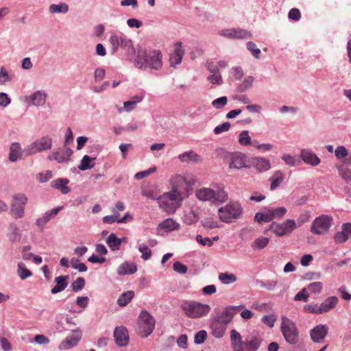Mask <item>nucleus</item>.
I'll list each match as a JSON object with an SVG mask.
<instances>
[{
  "label": "nucleus",
  "mask_w": 351,
  "mask_h": 351,
  "mask_svg": "<svg viewBox=\"0 0 351 351\" xmlns=\"http://www.w3.org/2000/svg\"><path fill=\"white\" fill-rule=\"evenodd\" d=\"M170 191L164 193L158 199L160 208L168 213H174L182 202L191 194V182L182 174H174L169 179Z\"/></svg>",
  "instance_id": "obj_1"
},
{
  "label": "nucleus",
  "mask_w": 351,
  "mask_h": 351,
  "mask_svg": "<svg viewBox=\"0 0 351 351\" xmlns=\"http://www.w3.org/2000/svg\"><path fill=\"white\" fill-rule=\"evenodd\" d=\"M230 342L233 351H257L261 347L263 339L257 332H252L242 340L241 334L235 329L230 330Z\"/></svg>",
  "instance_id": "obj_2"
},
{
  "label": "nucleus",
  "mask_w": 351,
  "mask_h": 351,
  "mask_svg": "<svg viewBox=\"0 0 351 351\" xmlns=\"http://www.w3.org/2000/svg\"><path fill=\"white\" fill-rule=\"evenodd\" d=\"M134 66L142 70L149 69L160 71L162 67V54L159 50L146 51L138 49L134 60Z\"/></svg>",
  "instance_id": "obj_3"
},
{
  "label": "nucleus",
  "mask_w": 351,
  "mask_h": 351,
  "mask_svg": "<svg viewBox=\"0 0 351 351\" xmlns=\"http://www.w3.org/2000/svg\"><path fill=\"white\" fill-rule=\"evenodd\" d=\"M112 53H115L119 49L130 56L135 53V49L133 41L123 33L112 31L109 38Z\"/></svg>",
  "instance_id": "obj_4"
},
{
  "label": "nucleus",
  "mask_w": 351,
  "mask_h": 351,
  "mask_svg": "<svg viewBox=\"0 0 351 351\" xmlns=\"http://www.w3.org/2000/svg\"><path fill=\"white\" fill-rule=\"evenodd\" d=\"M180 308L186 317L192 319L206 317L211 310L210 305L193 300L183 301Z\"/></svg>",
  "instance_id": "obj_5"
},
{
  "label": "nucleus",
  "mask_w": 351,
  "mask_h": 351,
  "mask_svg": "<svg viewBox=\"0 0 351 351\" xmlns=\"http://www.w3.org/2000/svg\"><path fill=\"white\" fill-rule=\"evenodd\" d=\"M195 195L201 202L211 203H224L228 199V195L223 187H219L217 191L207 187H202L195 191Z\"/></svg>",
  "instance_id": "obj_6"
},
{
  "label": "nucleus",
  "mask_w": 351,
  "mask_h": 351,
  "mask_svg": "<svg viewBox=\"0 0 351 351\" xmlns=\"http://www.w3.org/2000/svg\"><path fill=\"white\" fill-rule=\"evenodd\" d=\"M243 212V207L239 202H230L218 209V215L221 221L230 223L240 218Z\"/></svg>",
  "instance_id": "obj_7"
},
{
  "label": "nucleus",
  "mask_w": 351,
  "mask_h": 351,
  "mask_svg": "<svg viewBox=\"0 0 351 351\" xmlns=\"http://www.w3.org/2000/svg\"><path fill=\"white\" fill-rule=\"evenodd\" d=\"M280 331L287 343L295 345L298 342L299 330L295 323L284 315L281 317Z\"/></svg>",
  "instance_id": "obj_8"
},
{
  "label": "nucleus",
  "mask_w": 351,
  "mask_h": 351,
  "mask_svg": "<svg viewBox=\"0 0 351 351\" xmlns=\"http://www.w3.org/2000/svg\"><path fill=\"white\" fill-rule=\"evenodd\" d=\"M287 210L284 206L277 208L265 207L261 212L256 213L254 216V220L258 223L270 222L275 219L283 217Z\"/></svg>",
  "instance_id": "obj_9"
},
{
  "label": "nucleus",
  "mask_w": 351,
  "mask_h": 351,
  "mask_svg": "<svg viewBox=\"0 0 351 351\" xmlns=\"http://www.w3.org/2000/svg\"><path fill=\"white\" fill-rule=\"evenodd\" d=\"M52 145V138L49 136H44L27 146L24 149V152L27 156H30L49 150L51 149Z\"/></svg>",
  "instance_id": "obj_10"
},
{
  "label": "nucleus",
  "mask_w": 351,
  "mask_h": 351,
  "mask_svg": "<svg viewBox=\"0 0 351 351\" xmlns=\"http://www.w3.org/2000/svg\"><path fill=\"white\" fill-rule=\"evenodd\" d=\"M155 320L146 311H143L138 318V332L142 337H148L154 330Z\"/></svg>",
  "instance_id": "obj_11"
},
{
  "label": "nucleus",
  "mask_w": 351,
  "mask_h": 351,
  "mask_svg": "<svg viewBox=\"0 0 351 351\" xmlns=\"http://www.w3.org/2000/svg\"><path fill=\"white\" fill-rule=\"evenodd\" d=\"M332 223V218L328 215L316 217L311 226V232L314 234H324L328 232Z\"/></svg>",
  "instance_id": "obj_12"
},
{
  "label": "nucleus",
  "mask_w": 351,
  "mask_h": 351,
  "mask_svg": "<svg viewBox=\"0 0 351 351\" xmlns=\"http://www.w3.org/2000/svg\"><path fill=\"white\" fill-rule=\"evenodd\" d=\"M28 198L23 193H16L13 195L10 206L12 215L15 218H21L25 215V207Z\"/></svg>",
  "instance_id": "obj_13"
},
{
  "label": "nucleus",
  "mask_w": 351,
  "mask_h": 351,
  "mask_svg": "<svg viewBox=\"0 0 351 351\" xmlns=\"http://www.w3.org/2000/svg\"><path fill=\"white\" fill-rule=\"evenodd\" d=\"M295 228V221L291 219H286L282 223L272 222L269 225V230L278 237H283L290 234Z\"/></svg>",
  "instance_id": "obj_14"
},
{
  "label": "nucleus",
  "mask_w": 351,
  "mask_h": 351,
  "mask_svg": "<svg viewBox=\"0 0 351 351\" xmlns=\"http://www.w3.org/2000/svg\"><path fill=\"white\" fill-rule=\"evenodd\" d=\"M47 93L45 90H37L24 97L23 101L29 106L41 107L46 104Z\"/></svg>",
  "instance_id": "obj_15"
},
{
  "label": "nucleus",
  "mask_w": 351,
  "mask_h": 351,
  "mask_svg": "<svg viewBox=\"0 0 351 351\" xmlns=\"http://www.w3.org/2000/svg\"><path fill=\"white\" fill-rule=\"evenodd\" d=\"M218 34L228 39H245L252 36L250 32L241 28L222 29L219 31Z\"/></svg>",
  "instance_id": "obj_16"
},
{
  "label": "nucleus",
  "mask_w": 351,
  "mask_h": 351,
  "mask_svg": "<svg viewBox=\"0 0 351 351\" xmlns=\"http://www.w3.org/2000/svg\"><path fill=\"white\" fill-rule=\"evenodd\" d=\"M243 308V305L228 306L219 315L213 318L228 326V325L232 322L234 315L237 313L238 310Z\"/></svg>",
  "instance_id": "obj_17"
},
{
  "label": "nucleus",
  "mask_w": 351,
  "mask_h": 351,
  "mask_svg": "<svg viewBox=\"0 0 351 351\" xmlns=\"http://www.w3.org/2000/svg\"><path fill=\"white\" fill-rule=\"evenodd\" d=\"M73 150L69 147L64 146L63 148H60L51 152L48 156L49 160H56L58 163L67 162L70 160L71 156L73 154Z\"/></svg>",
  "instance_id": "obj_18"
},
{
  "label": "nucleus",
  "mask_w": 351,
  "mask_h": 351,
  "mask_svg": "<svg viewBox=\"0 0 351 351\" xmlns=\"http://www.w3.org/2000/svg\"><path fill=\"white\" fill-rule=\"evenodd\" d=\"M82 338V331L79 328L72 330L71 335L67 336L58 346L60 350H69L76 346Z\"/></svg>",
  "instance_id": "obj_19"
},
{
  "label": "nucleus",
  "mask_w": 351,
  "mask_h": 351,
  "mask_svg": "<svg viewBox=\"0 0 351 351\" xmlns=\"http://www.w3.org/2000/svg\"><path fill=\"white\" fill-rule=\"evenodd\" d=\"M62 206L53 208L51 210H47L40 217L36 220L35 224L37 227L43 230L45 225L49 223L52 219L63 209Z\"/></svg>",
  "instance_id": "obj_20"
},
{
  "label": "nucleus",
  "mask_w": 351,
  "mask_h": 351,
  "mask_svg": "<svg viewBox=\"0 0 351 351\" xmlns=\"http://www.w3.org/2000/svg\"><path fill=\"white\" fill-rule=\"evenodd\" d=\"M328 332V328L326 324H319L310 330V336L315 343H321L324 341Z\"/></svg>",
  "instance_id": "obj_21"
},
{
  "label": "nucleus",
  "mask_w": 351,
  "mask_h": 351,
  "mask_svg": "<svg viewBox=\"0 0 351 351\" xmlns=\"http://www.w3.org/2000/svg\"><path fill=\"white\" fill-rule=\"evenodd\" d=\"M228 165L230 169H236L246 167L245 155L241 152L231 154L228 158Z\"/></svg>",
  "instance_id": "obj_22"
},
{
  "label": "nucleus",
  "mask_w": 351,
  "mask_h": 351,
  "mask_svg": "<svg viewBox=\"0 0 351 351\" xmlns=\"http://www.w3.org/2000/svg\"><path fill=\"white\" fill-rule=\"evenodd\" d=\"M300 157L305 164L313 167L317 166L321 162L319 158L309 149H302Z\"/></svg>",
  "instance_id": "obj_23"
},
{
  "label": "nucleus",
  "mask_w": 351,
  "mask_h": 351,
  "mask_svg": "<svg viewBox=\"0 0 351 351\" xmlns=\"http://www.w3.org/2000/svg\"><path fill=\"white\" fill-rule=\"evenodd\" d=\"M114 337L119 346H125L128 344L129 335L127 329L123 326L116 327L114 330Z\"/></svg>",
  "instance_id": "obj_24"
},
{
  "label": "nucleus",
  "mask_w": 351,
  "mask_h": 351,
  "mask_svg": "<svg viewBox=\"0 0 351 351\" xmlns=\"http://www.w3.org/2000/svg\"><path fill=\"white\" fill-rule=\"evenodd\" d=\"M180 228V225L172 218H168L160 222L157 228V231H162L168 233L174 230H178Z\"/></svg>",
  "instance_id": "obj_25"
},
{
  "label": "nucleus",
  "mask_w": 351,
  "mask_h": 351,
  "mask_svg": "<svg viewBox=\"0 0 351 351\" xmlns=\"http://www.w3.org/2000/svg\"><path fill=\"white\" fill-rule=\"evenodd\" d=\"M6 236L9 241L12 244L19 243L21 241L22 234L16 223H10L9 224Z\"/></svg>",
  "instance_id": "obj_26"
},
{
  "label": "nucleus",
  "mask_w": 351,
  "mask_h": 351,
  "mask_svg": "<svg viewBox=\"0 0 351 351\" xmlns=\"http://www.w3.org/2000/svg\"><path fill=\"white\" fill-rule=\"evenodd\" d=\"M210 329L212 335L217 339H220L223 337L227 329V326L219 322L215 319H211Z\"/></svg>",
  "instance_id": "obj_27"
},
{
  "label": "nucleus",
  "mask_w": 351,
  "mask_h": 351,
  "mask_svg": "<svg viewBox=\"0 0 351 351\" xmlns=\"http://www.w3.org/2000/svg\"><path fill=\"white\" fill-rule=\"evenodd\" d=\"M68 276H59L55 278L56 285L51 289L52 294L63 291L68 286Z\"/></svg>",
  "instance_id": "obj_28"
},
{
  "label": "nucleus",
  "mask_w": 351,
  "mask_h": 351,
  "mask_svg": "<svg viewBox=\"0 0 351 351\" xmlns=\"http://www.w3.org/2000/svg\"><path fill=\"white\" fill-rule=\"evenodd\" d=\"M285 178V174L281 170H277L274 172L269 178L270 189L274 191L280 187Z\"/></svg>",
  "instance_id": "obj_29"
},
{
  "label": "nucleus",
  "mask_w": 351,
  "mask_h": 351,
  "mask_svg": "<svg viewBox=\"0 0 351 351\" xmlns=\"http://www.w3.org/2000/svg\"><path fill=\"white\" fill-rule=\"evenodd\" d=\"M253 167L259 172L268 171L271 168L270 161L265 158L255 157L252 158Z\"/></svg>",
  "instance_id": "obj_30"
},
{
  "label": "nucleus",
  "mask_w": 351,
  "mask_h": 351,
  "mask_svg": "<svg viewBox=\"0 0 351 351\" xmlns=\"http://www.w3.org/2000/svg\"><path fill=\"white\" fill-rule=\"evenodd\" d=\"M178 158L182 162H199L202 161L201 156L193 150L183 152Z\"/></svg>",
  "instance_id": "obj_31"
},
{
  "label": "nucleus",
  "mask_w": 351,
  "mask_h": 351,
  "mask_svg": "<svg viewBox=\"0 0 351 351\" xmlns=\"http://www.w3.org/2000/svg\"><path fill=\"white\" fill-rule=\"evenodd\" d=\"M69 180L66 178H58L51 182L53 189L59 190L62 194H67L70 192V188L67 186Z\"/></svg>",
  "instance_id": "obj_32"
},
{
  "label": "nucleus",
  "mask_w": 351,
  "mask_h": 351,
  "mask_svg": "<svg viewBox=\"0 0 351 351\" xmlns=\"http://www.w3.org/2000/svg\"><path fill=\"white\" fill-rule=\"evenodd\" d=\"M137 271L136 265L128 261H125L121 264L117 269V274L119 275H129L136 273Z\"/></svg>",
  "instance_id": "obj_33"
},
{
  "label": "nucleus",
  "mask_w": 351,
  "mask_h": 351,
  "mask_svg": "<svg viewBox=\"0 0 351 351\" xmlns=\"http://www.w3.org/2000/svg\"><path fill=\"white\" fill-rule=\"evenodd\" d=\"M183 55L184 51L181 47V43H178L176 45L174 52L170 58V64L173 66L180 64L182 62Z\"/></svg>",
  "instance_id": "obj_34"
},
{
  "label": "nucleus",
  "mask_w": 351,
  "mask_h": 351,
  "mask_svg": "<svg viewBox=\"0 0 351 351\" xmlns=\"http://www.w3.org/2000/svg\"><path fill=\"white\" fill-rule=\"evenodd\" d=\"M338 298L336 296H330L327 298L320 305L322 314L329 312L333 309L338 303Z\"/></svg>",
  "instance_id": "obj_35"
},
{
  "label": "nucleus",
  "mask_w": 351,
  "mask_h": 351,
  "mask_svg": "<svg viewBox=\"0 0 351 351\" xmlns=\"http://www.w3.org/2000/svg\"><path fill=\"white\" fill-rule=\"evenodd\" d=\"M21 147L19 143H12L10 147L9 160L14 162L21 156Z\"/></svg>",
  "instance_id": "obj_36"
},
{
  "label": "nucleus",
  "mask_w": 351,
  "mask_h": 351,
  "mask_svg": "<svg viewBox=\"0 0 351 351\" xmlns=\"http://www.w3.org/2000/svg\"><path fill=\"white\" fill-rule=\"evenodd\" d=\"M125 238L119 239L115 234L111 233L106 239V243L112 251H117L119 249L122 241Z\"/></svg>",
  "instance_id": "obj_37"
},
{
  "label": "nucleus",
  "mask_w": 351,
  "mask_h": 351,
  "mask_svg": "<svg viewBox=\"0 0 351 351\" xmlns=\"http://www.w3.org/2000/svg\"><path fill=\"white\" fill-rule=\"evenodd\" d=\"M96 158L90 157L88 155H84L78 166V169L81 171H86L93 168L95 165V160Z\"/></svg>",
  "instance_id": "obj_38"
},
{
  "label": "nucleus",
  "mask_w": 351,
  "mask_h": 351,
  "mask_svg": "<svg viewBox=\"0 0 351 351\" xmlns=\"http://www.w3.org/2000/svg\"><path fill=\"white\" fill-rule=\"evenodd\" d=\"M16 272L21 280H25L33 275L32 272L27 268L25 264L23 262L18 263Z\"/></svg>",
  "instance_id": "obj_39"
},
{
  "label": "nucleus",
  "mask_w": 351,
  "mask_h": 351,
  "mask_svg": "<svg viewBox=\"0 0 351 351\" xmlns=\"http://www.w3.org/2000/svg\"><path fill=\"white\" fill-rule=\"evenodd\" d=\"M269 243V239L265 237L256 238L251 245L254 250H260L266 247Z\"/></svg>",
  "instance_id": "obj_40"
},
{
  "label": "nucleus",
  "mask_w": 351,
  "mask_h": 351,
  "mask_svg": "<svg viewBox=\"0 0 351 351\" xmlns=\"http://www.w3.org/2000/svg\"><path fill=\"white\" fill-rule=\"evenodd\" d=\"M49 11L51 14H66L69 11V5L64 2L59 4H51L49 8Z\"/></svg>",
  "instance_id": "obj_41"
},
{
  "label": "nucleus",
  "mask_w": 351,
  "mask_h": 351,
  "mask_svg": "<svg viewBox=\"0 0 351 351\" xmlns=\"http://www.w3.org/2000/svg\"><path fill=\"white\" fill-rule=\"evenodd\" d=\"M134 292L133 291H128L123 293L117 299V304L120 306H126L134 298Z\"/></svg>",
  "instance_id": "obj_42"
},
{
  "label": "nucleus",
  "mask_w": 351,
  "mask_h": 351,
  "mask_svg": "<svg viewBox=\"0 0 351 351\" xmlns=\"http://www.w3.org/2000/svg\"><path fill=\"white\" fill-rule=\"evenodd\" d=\"M14 75L4 66L0 67V84L5 85L13 80Z\"/></svg>",
  "instance_id": "obj_43"
},
{
  "label": "nucleus",
  "mask_w": 351,
  "mask_h": 351,
  "mask_svg": "<svg viewBox=\"0 0 351 351\" xmlns=\"http://www.w3.org/2000/svg\"><path fill=\"white\" fill-rule=\"evenodd\" d=\"M199 220L198 214L193 210L185 213L183 217L184 222L187 225H192L197 223Z\"/></svg>",
  "instance_id": "obj_44"
},
{
  "label": "nucleus",
  "mask_w": 351,
  "mask_h": 351,
  "mask_svg": "<svg viewBox=\"0 0 351 351\" xmlns=\"http://www.w3.org/2000/svg\"><path fill=\"white\" fill-rule=\"evenodd\" d=\"M219 280L223 285H230L237 282V277L235 274L223 272L219 274Z\"/></svg>",
  "instance_id": "obj_45"
},
{
  "label": "nucleus",
  "mask_w": 351,
  "mask_h": 351,
  "mask_svg": "<svg viewBox=\"0 0 351 351\" xmlns=\"http://www.w3.org/2000/svg\"><path fill=\"white\" fill-rule=\"evenodd\" d=\"M339 175L346 182H351V169L344 165H338L337 167Z\"/></svg>",
  "instance_id": "obj_46"
},
{
  "label": "nucleus",
  "mask_w": 351,
  "mask_h": 351,
  "mask_svg": "<svg viewBox=\"0 0 351 351\" xmlns=\"http://www.w3.org/2000/svg\"><path fill=\"white\" fill-rule=\"evenodd\" d=\"M138 250L141 253V258L144 261L149 260L152 255V251L145 243L138 242Z\"/></svg>",
  "instance_id": "obj_47"
},
{
  "label": "nucleus",
  "mask_w": 351,
  "mask_h": 351,
  "mask_svg": "<svg viewBox=\"0 0 351 351\" xmlns=\"http://www.w3.org/2000/svg\"><path fill=\"white\" fill-rule=\"evenodd\" d=\"M238 141L241 145L248 146L252 145V138L247 130H243L239 134Z\"/></svg>",
  "instance_id": "obj_48"
},
{
  "label": "nucleus",
  "mask_w": 351,
  "mask_h": 351,
  "mask_svg": "<svg viewBox=\"0 0 351 351\" xmlns=\"http://www.w3.org/2000/svg\"><path fill=\"white\" fill-rule=\"evenodd\" d=\"M276 320L277 315L274 313L264 315L261 319L262 322L271 328L274 326Z\"/></svg>",
  "instance_id": "obj_49"
},
{
  "label": "nucleus",
  "mask_w": 351,
  "mask_h": 351,
  "mask_svg": "<svg viewBox=\"0 0 351 351\" xmlns=\"http://www.w3.org/2000/svg\"><path fill=\"white\" fill-rule=\"evenodd\" d=\"M281 158L289 167H295L300 163V161L295 156L289 154H282Z\"/></svg>",
  "instance_id": "obj_50"
},
{
  "label": "nucleus",
  "mask_w": 351,
  "mask_h": 351,
  "mask_svg": "<svg viewBox=\"0 0 351 351\" xmlns=\"http://www.w3.org/2000/svg\"><path fill=\"white\" fill-rule=\"evenodd\" d=\"M71 267L78 270L80 272H85L87 271V267L83 263H80V260L75 257H73L70 261Z\"/></svg>",
  "instance_id": "obj_51"
},
{
  "label": "nucleus",
  "mask_w": 351,
  "mask_h": 351,
  "mask_svg": "<svg viewBox=\"0 0 351 351\" xmlns=\"http://www.w3.org/2000/svg\"><path fill=\"white\" fill-rule=\"evenodd\" d=\"M85 285V280L82 277H78L71 285V288L73 292L77 293L81 291Z\"/></svg>",
  "instance_id": "obj_52"
},
{
  "label": "nucleus",
  "mask_w": 351,
  "mask_h": 351,
  "mask_svg": "<svg viewBox=\"0 0 351 351\" xmlns=\"http://www.w3.org/2000/svg\"><path fill=\"white\" fill-rule=\"evenodd\" d=\"M304 311L308 313L322 314L320 305L317 304H308L304 306Z\"/></svg>",
  "instance_id": "obj_53"
},
{
  "label": "nucleus",
  "mask_w": 351,
  "mask_h": 351,
  "mask_svg": "<svg viewBox=\"0 0 351 351\" xmlns=\"http://www.w3.org/2000/svg\"><path fill=\"white\" fill-rule=\"evenodd\" d=\"M246 47L255 58H260L261 50L257 47L254 43L252 41L247 42Z\"/></svg>",
  "instance_id": "obj_54"
},
{
  "label": "nucleus",
  "mask_w": 351,
  "mask_h": 351,
  "mask_svg": "<svg viewBox=\"0 0 351 351\" xmlns=\"http://www.w3.org/2000/svg\"><path fill=\"white\" fill-rule=\"evenodd\" d=\"M228 102L227 97L223 96L212 101V106L216 109H221L226 105Z\"/></svg>",
  "instance_id": "obj_55"
},
{
  "label": "nucleus",
  "mask_w": 351,
  "mask_h": 351,
  "mask_svg": "<svg viewBox=\"0 0 351 351\" xmlns=\"http://www.w3.org/2000/svg\"><path fill=\"white\" fill-rule=\"evenodd\" d=\"M207 337V332L204 330H199L197 332L194 337V343L195 344L203 343Z\"/></svg>",
  "instance_id": "obj_56"
},
{
  "label": "nucleus",
  "mask_w": 351,
  "mask_h": 351,
  "mask_svg": "<svg viewBox=\"0 0 351 351\" xmlns=\"http://www.w3.org/2000/svg\"><path fill=\"white\" fill-rule=\"evenodd\" d=\"M309 298V294L306 288H303L299 291L294 297L295 301L307 302Z\"/></svg>",
  "instance_id": "obj_57"
},
{
  "label": "nucleus",
  "mask_w": 351,
  "mask_h": 351,
  "mask_svg": "<svg viewBox=\"0 0 351 351\" xmlns=\"http://www.w3.org/2000/svg\"><path fill=\"white\" fill-rule=\"evenodd\" d=\"M335 155L337 158L342 159L346 158L348 155V152L344 146L339 145L337 147V148L335 149Z\"/></svg>",
  "instance_id": "obj_58"
},
{
  "label": "nucleus",
  "mask_w": 351,
  "mask_h": 351,
  "mask_svg": "<svg viewBox=\"0 0 351 351\" xmlns=\"http://www.w3.org/2000/svg\"><path fill=\"white\" fill-rule=\"evenodd\" d=\"M308 289L313 293H319L323 289V284L321 282H315L308 285Z\"/></svg>",
  "instance_id": "obj_59"
},
{
  "label": "nucleus",
  "mask_w": 351,
  "mask_h": 351,
  "mask_svg": "<svg viewBox=\"0 0 351 351\" xmlns=\"http://www.w3.org/2000/svg\"><path fill=\"white\" fill-rule=\"evenodd\" d=\"M231 125L229 122H224L221 125L216 126L214 129L215 134H220L223 132H227L230 129Z\"/></svg>",
  "instance_id": "obj_60"
},
{
  "label": "nucleus",
  "mask_w": 351,
  "mask_h": 351,
  "mask_svg": "<svg viewBox=\"0 0 351 351\" xmlns=\"http://www.w3.org/2000/svg\"><path fill=\"white\" fill-rule=\"evenodd\" d=\"M348 237L343 228L341 231L337 232L334 236V240L337 243H344L348 240Z\"/></svg>",
  "instance_id": "obj_61"
},
{
  "label": "nucleus",
  "mask_w": 351,
  "mask_h": 351,
  "mask_svg": "<svg viewBox=\"0 0 351 351\" xmlns=\"http://www.w3.org/2000/svg\"><path fill=\"white\" fill-rule=\"evenodd\" d=\"M207 80L213 84H221L223 83L221 73L210 74L207 77Z\"/></svg>",
  "instance_id": "obj_62"
},
{
  "label": "nucleus",
  "mask_w": 351,
  "mask_h": 351,
  "mask_svg": "<svg viewBox=\"0 0 351 351\" xmlns=\"http://www.w3.org/2000/svg\"><path fill=\"white\" fill-rule=\"evenodd\" d=\"M33 341L41 346H45L50 343L49 339L45 337L44 335H36L34 337Z\"/></svg>",
  "instance_id": "obj_63"
},
{
  "label": "nucleus",
  "mask_w": 351,
  "mask_h": 351,
  "mask_svg": "<svg viewBox=\"0 0 351 351\" xmlns=\"http://www.w3.org/2000/svg\"><path fill=\"white\" fill-rule=\"evenodd\" d=\"M106 71L100 67L97 68L94 72V79L96 82H100L104 79Z\"/></svg>",
  "instance_id": "obj_64"
}]
</instances>
